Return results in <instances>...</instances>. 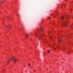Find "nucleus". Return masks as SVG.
Masks as SVG:
<instances>
[{"instance_id": "nucleus-9", "label": "nucleus", "mask_w": 73, "mask_h": 73, "mask_svg": "<svg viewBox=\"0 0 73 73\" xmlns=\"http://www.w3.org/2000/svg\"><path fill=\"white\" fill-rule=\"evenodd\" d=\"M52 49H54V50H56V48H52Z\"/></svg>"}, {"instance_id": "nucleus-6", "label": "nucleus", "mask_w": 73, "mask_h": 73, "mask_svg": "<svg viewBox=\"0 0 73 73\" xmlns=\"http://www.w3.org/2000/svg\"><path fill=\"white\" fill-rule=\"evenodd\" d=\"M50 40H51V39H52V36H50Z\"/></svg>"}, {"instance_id": "nucleus-7", "label": "nucleus", "mask_w": 73, "mask_h": 73, "mask_svg": "<svg viewBox=\"0 0 73 73\" xmlns=\"http://www.w3.org/2000/svg\"><path fill=\"white\" fill-rule=\"evenodd\" d=\"M3 3V1H0V4Z\"/></svg>"}, {"instance_id": "nucleus-2", "label": "nucleus", "mask_w": 73, "mask_h": 73, "mask_svg": "<svg viewBox=\"0 0 73 73\" xmlns=\"http://www.w3.org/2000/svg\"><path fill=\"white\" fill-rule=\"evenodd\" d=\"M25 36L26 38H28V36H29V35L28 34H26Z\"/></svg>"}, {"instance_id": "nucleus-17", "label": "nucleus", "mask_w": 73, "mask_h": 73, "mask_svg": "<svg viewBox=\"0 0 73 73\" xmlns=\"http://www.w3.org/2000/svg\"><path fill=\"white\" fill-rule=\"evenodd\" d=\"M17 61H18L19 60H17Z\"/></svg>"}, {"instance_id": "nucleus-22", "label": "nucleus", "mask_w": 73, "mask_h": 73, "mask_svg": "<svg viewBox=\"0 0 73 73\" xmlns=\"http://www.w3.org/2000/svg\"><path fill=\"white\" fill-rule=\"evenodd\" d=\"M63 50H64V49H63Z\"/></svg>"}, {"instance_id": "nucleus-23", "label": "nucleus", "mask_w": 73, "mask_h": 73, "mask_svg": "<svg viewBox=\"0 0 73 73\" xmlns=\"http://www.w3.org/2000/svg\"><path fill=\"white\" fill-rule=\"evenodd\" d=\"M18 16H19V15H18Z\"/></svg>"}, {"instance_id": "nucleus-14", "label": "nucleus", "mask_w": 73, "mask_h": 73, "mask_svg": "<svg viewBox=\"0 0 73 73\" xmlns=\"http://www.w3.org/2000/svg\"><path fill=\"white\" fill-rule=\"evenodd\" d=\"M30 65H31V64H28V66H30Z\"/></svg>"}, {"instance_id": "nucleus-3", "label": "nucleus", "mask_w": 73, "mask_h": 73, "mask_svg": "<svg viewBox=\"0 0 73 73\" xmlns=\"http://www.w3.org/2000/svg\"><path fill=\"white\" fill-rule=\"evenodd\" d=\"M10 27V26H5V27H6V28H7L8 29Z\"/></svg>"}, {"instance_id": "nucleus-4", "label": "nucleus", "mask_w": 73, "mask_h": 73, "mask_svg": "<svg viewBox=\"0 0 73 73\" xmlns=\"http://www.w3.org/2000/svg\"><path fill=\"white\" fill-rule=\"evenodd\" d=\"M66 22H64L62 24L63 25H66Z\"/></svg>"}, {"instance_id": "nucleus-20", "label": "nucleus", "mask_w": 73, "mask_h": 73, "mask_svg": "<svg viewBox=\"0 0 73 73\" xmlns=\"http://www.w3.org/2000/svg\"><path fill=\"white\" fill-rule=\"evenodd\" d=\"M68 53L69 54V53L68 52Z\"/></svg>"}, {"instance_id": "nucleus-8", "label": "nucleus", "mask_w": 73, "mask_h": 73, "mask_svg": "<svg viewBox=\"0 0 73 73\" xmlns=\"http://www.w3.org/2000/svg\"><path fill=\"white\" fill-rule=\"evenodd\" d=\"M61 42V40L60 39H59L58 42Z\"/></svg>"}, {"instance_id": "nucleus-5", "label": "nucleus", "mask_w": 73, "mask_h": 73, "mask_svg": "<svg viewBox=\"0 0 73 73\" xmlns=\"http://www.w3.org/2000/svg\"><path fill=\"white\" fill-rule=\"evenodd\" d=\"M3 73H4L5 72V69H3Z\"/></svg>"}, {"instance_id": "nucleus-19", "label": "nucleus", "mask_w": 73, "mask_h": 73, "mask_svg": "<svg viewBox=\"0 0 73 73\" xmlns=\"http://www.w3.org/2000/svg\"><path fill=\"white\" fill-rule=\"evenodd\" d=\"M34 72H35V70H34Z\"/></svg>"}, {"instance_id": "nucleus-21", "label": "nucleus", "mask_w": 73, "mask_h": 73, "mask_svg": "<svg viewBox=\"0 0 73 73\" xmlns=\"http://www.w3.org/2000/svg\"><path fill=\"white\" fill-rule=\"evenodd\" d=\"M66 1V0H65Z\"/></svg>"}, {"instance_id": "nucleus-16", "label": "nucleus", "mask_w": 73, "mask_h": 73, "mask_svg": "<svg viewBox=\"0 0 73 73\" xmlns=\"http://www.w3.org/2000/svg\"><path fill=\"white\" fill-rule=\"evenodd\" d=\"M12 60V59H10V60Z\"/></svg>"}, {"instance_id": "nucleus-24", "label": "nucleus", "mask_w": 73, "mask_h": 73, "mask_svg": "<svg viewBox=\"0 0 73 73\" xmlns=\"http://www.w3.org/2000/svg\"><path fill=\"white\" fill-rule=\"evenodd\" d=\"M72 17V18H73V17Z\"/></svg>"}, {"instance_id": "nucleus-18", "label": "nucleus", "mask_w": 73, "mask_h": 73, "mask_svg": "<svg viewBox=\"0 0 73 73\" xmlns=\"http://www.w3.org/2000/svg\"><path fill=\"white\" fill-rule=\"evenodd\" d=\"M48 19H50V17H49L48 18Z\"/></svg>"}, {"instance_id": "nucleus-1", "label": "nucleus", "mask_w": 73, "mask_h": 73, "mask_svg": "<svg viewBox=\"0 0 73 73\" xmlns=\"http://www.w3.org/2000/svg\"><path fill=\"white\" fill-rule=\"evenodd\" d=\"M13 60L14 62H16V58L13 57Z\"/></svg>"}, {"instance_id": "nucleus-11", "label": "nucleus", "mask_w": 73, "mask_h": 73, "mask_svg": "<svg viewBox=\"0 0 73 73\" xmlns=\"http://www.w3.org/2000/svg\"><path fill=\"white\" fill-rule=\"evenodd\" d=\"M58 48H60V47H57V49H58Z\"/></svg>"}, {"instance_id": "nucleus-12", "label": "nucleus", "mask_w": 73, "mask_h": 73, "mask_svg": "<svg viewBox=\"0 0 73 73\" xmlns=\"http://www.w3.org/2000/svg\"><path fill=\"white\" fill-rule=\"evenodd\" d=\"M47 52H48V53H49L50 52V50H48Z\"/></svg>"}, {"instance_id": "nucleus-10", "label": "nucleus", "mask_w": 73, "mask_h": 73, "mask_svg": "<svg viewBox=\"0 0 73 73\" xmlns=\"http://www.w3.org/2000/svg\"><path fill=\"white\" fill-rule=\"evenodd\" d=\"M35 35L36 36V37H37L38 36V35H37L36 34H35Z\"/></svg>"}, {"instance_id": "nucleus-13", "label": "nucleus", "mask_w": 73, "mask_h": 73, "mask_svg": "<svg viewBox=\"0 0 73 73\" xmlns=\"http://www.w3.org/2000/svg\"><path fill=\"white\" fill-rule=\"evenodd\" d=\"M9 61H7V63H9Z\"/></svg>"}, {"instance_id": "nucleus-15", "label": "nucleus", "mask_w": 73, "mask_h": 73, "mask_svg": "<svg viewBox=\"0 0 73 73\" xmlns=\"http://www.w3.org/2000/svg\"><path fill=\"white\" fill-rule=\"evenodd\" d=\"M62 19H64V17H62Z\"/></svg>"}]
</instances>
